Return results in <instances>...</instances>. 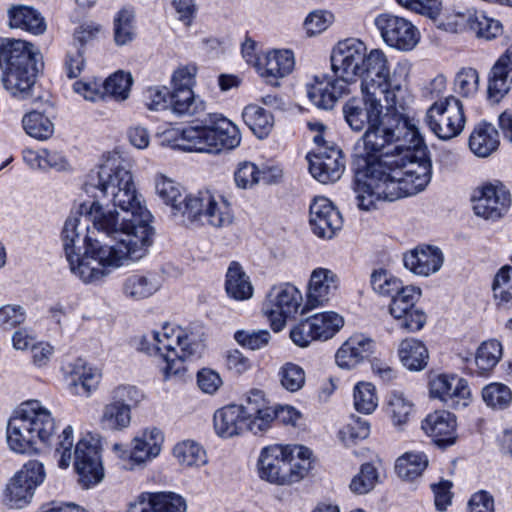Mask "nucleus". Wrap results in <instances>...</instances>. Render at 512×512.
Returning <instances> with one entry per match:
<instances>
[{
    "label": "nucleus",
    "mask_w": 512,
    "mask_h": 512,
    "mask_svg": "<svg viewBox=\"0 0 512 512\" xmlns=\"http://www.w3.org/2000/svg\"><path fill=\"white\" fill-rule=\"evenodd\" d=\"M363 154L354 163L353 192L359 209L369 211L378 201H395L425 189L432 176L428 148L417 126L399 114L364 131Z\"/></svg>",
    "instance_id": "nucleus-1"
},
{
    "label": "nucleus",
    "mask_w": 512,
    "mask_h": 512,
    "mask_svg": "<svg viewBox=\"0 0 512 512\" xmlns=\"http://www.w3.org/2000/svg\"><path fill=\"white\" fill-rule=\"evenodd\" d=\"M84 189L95 200L88 206H80L96 230L118 238L113 245H97L88 248L96 253L97 265L119 267L125 261H136L145 256L153 242L154 229L150 225L152 215L141 205L131 171L118 158H109L87 175Z\"/></svg>",
    "instance_id": "nucleus-2"
},
{
    "label": "nucleus",
    "mask_w": 512,
    "mask_h": 512,
    "mask_svg": "<svg viewBox=\"0 0 512 512\" xmlns=\"http://www.w3.org/2000/svg\"><path fill=\"white\" fill-rule=\"evenodd\" d=\"M201 126L182 129L176 146L188 152L218 154L239 146L241 135L238 127L221 114L210 113Z\"/></svg>",
    "instance_id": "nucleus-3"
},
{
    "label": "nucleus",
    "mask_w": 512,
    "mask_h": 512,
    "mask_svg": "<svg viewBox=\"0 0 512 512\" xmlns=\"http://www.w3.org/2000/svg\"><path fill=\"white\" fill-rule=\"evenodd\" d=\"M33 45L23 40H0V67L2 83L11 95L27 98L37 77Z\"/></svg>",
    "instance_id": "nucleus-4"
},
{
    "label": "nucleus",
    "mask_w": 512,
    "mask_h": 512,
    "mask_svg": "<svg viewBox=\"0 0 512 512\" xmlns=\"http://www.w3.org/2000/svg\"><path fill=\"white\" fill-rule=\"evenodd\" d=\"M82 214L70 215L61 232L63 248L66 259L69 263L70 270L78 276L84 283H96L101 281L110 273L105 265H97L94 260H98L96 253H89L90 246L97 245V240H92L88 235H84L81 239L83 231L88 230V225L81 226Z\"/></svg>",
    "instance_id": "nucleus-5"
},
{
    "label": "nucleus",
    "mask_w": 512,
    "mask_h": 512,
    "mask_svg": "<svg viewBox=\"0 0 512 512\" xmlns=\"http://www.w3.org/2000/svg\"><path fill=\"white\" fill-rule=\"evenodd\" d=\"M152 348H145L147 353L159 355L165 362L162 368L164 379L181 375L185 371L184 361L192 357H200L204 344L196 340L194 335L186 334L182 329H174L168 325L162 331L152 333Z\"/></svg>",
    "instance_id": "nucleus-6"
},
{
    "label": "nucleus",
    "mask_w": 512,
    "mask_h": 512,
    "mask_svg": "<svg viewBox=\"0 0 512 512\" xmlns=\"http://www.w3.org/2000/svg\"><path fill=\"white\" fill-rule=\"evenodd\" d=\"M361 68V91L382 95L389 107L401 106L403 77L396 70L390 74L388 60L381 50L373 49L366 54Z\"/></svg>",
    "instance_id": "nucleus-7"
},
{
    "label": "nucleus",
    "mask_w": 512,
    "mask_h": 512,
    "mask_svg": "<svg viewBox=\"0 0 512 512\" xmlns=\"http://www.w3.org/2000/svg\"><path fill=\"white\" fill-rule=\"evenodd\" d=\"M181 224L185 226L204 225L205 223L223 228L232 224L234 215L229 203L223 198L218 199L209 191H200L184 203Z\"/></svg>",
    "instance_id": "nucleus-8"
},
{
    "label": "nucleus",
    "mask_w": 512,
    "mask_h": 512,
    "mask_svg": "<svg viewBox=\"0 0 512 512\" xmlns=\"http://www.w3.org/2000/svg\"><path fill=\"white\" fill-rule=\"evenodd\" d=\"M261 479L277 485H290L307 475V467L293 466V451L289 446L264 447L258 459Z\"/></svg>",
    "instance_id": "nucleus-9"
},
{
    "label": "nucleus",
    "mask_w": 512,
    "mask_h": 512,
    "mask_svg": "<svg viewBox=\"0 0 512 512\" xmlns=\"http://www.w3.org/2000/svg\"><path fill=\"white\" fill-rule=\"evenodd\" d=\"M425 122L440 139L449 140L458 136L465 125L462 103L454 96L435 102L426 112Z\"/></svg>",
    "instance_id": "nucleus-10"
},
{
    "label": "nucleus",
    "mask_w": 512,
    "mask_h": 512,
    "mask_svg": "<svg viewBox=\"0 0 512 512\" xmlns=\"http://www.w3.org/2000/svg\"><path fill=\"white\" fill-rule=\"evenodd\" d=\"M301 303V292L294 285L284 283L270 290L263 312L268 317L272 329L278 332L284 328L288 319L297 314Z\"/></svg>",
    "instance_id": "nucleus-11"
},
{
    "label": "nucleus",
    "mask_w": 512,
    "mask_h": 512,
    "mask_svg": "<svg viewBox=\"0 0 512 512\" xmlns=\"http://www.w3.org/2000/svg\"><path fill=\"white\" fill-rule=\"evenodd\" d=\"M362 97L349 99L342 107L344 120L355 132L368 129L386 116L381 99L375 92L361 91Z\"/></svg>",
    "instance_id": "nucleus-12"
},
{
    "label": "nucleus",
    "mask_w": 512,
    "mask_h": 512,
    "mask_svg": "<svg viewBox=\"0 0 512 512\" xmlns=\"http://www.w3.org/2000/svg\"><path fill=\"white\" fill-rule=\"evenodd\" d=\"M45 470L41 462L30 460L23 465L7 484L6 500L11 508H23L33 498L36 488L45 479Z\"/></svg>",
    "instance_id": "nucleus-13"
},
{
    "label": "nucleus",
    "mask_w": 512,
    "mask_h": 512,
    "mask_svg": "<svg viewBox=\"0 0 512 512\" xmlns=\"http://www.w3.org/2000/svg\"><path fill=\"white\" fill-rule=\"evenodd\" d=\"M365 44L356 38L338 42L331 53V69L334 76L349 85L356 81L366 55Z\"/></svg>",
    "instance_id": "nucleus-14"
},
{
    "label": "nucleus",
    "mask_w": 512,
    "mask_h": 512,
    "mask_svg": "<svg viewBox=\"0 0 512 512\" xmlns=\"http://www.w3.org/2000/svg\"><path fill=\"white\" fill-rule=\"evenodd\" d=\"M374 24L383 41L392 48L410 51L420 40L418 29L403 17L382 13L375 18Z\"/></svg>",
    "instance_id": "nucleus-15"
},
{
    "label": "nucleus",
    "mask_w": 512,
    "mask_h": 512,
    "mask_svg": "<svg viewBox=\"0 0 512 512\" xmlns=\"http://www.w3.org/2000/svg\"><path fill=\"white\" fill-rule=\"evenodd\" d=\"M74 467L84 488L102 481L104 469L98 446L86 439L79 440L74 450Z\"/></svg>",
    "instance_id": "nucleus-16"
},
{
    "label": "nucleus",
    "mask_w": 512,
    "mask_h": 512,
    "mask_svg": "<svg viewBox=\"0 0 512 512\" xmlns=\"http://www.w3.org/2000/svg\"><path fill=\"white\" fill-rule=\"evenodd\" d=\"M429 388L430 396L441 400L449 408L458 410L469 404L471 393L463 378L440 374L430 380Z\"/></svg>",
    "instance_id": "nucleus-17"
},
{
    "label": "nucleus",
    "mask_w": 512,
    "mask_h": 512,
    "mask_svg": "<svg viewBox=\"0 0 512 512\" xmlns=\"http://www.w3.org/2000/svg\"><path fill=\"white\" fill-rule=\"evenodd\" d=\"M307 160L311 175L323 184L338 181L345 169L342 151L336 147H320Z\"/></svg>",
    "instance_id": "nucleus-18"
},
{
    "label": "nucleus",
    "mask_w": 512,
    "mask_h": 512,
    "mask_svg": "<svg viewBox=\"0 0 512 512\" xmlns=\"http://www.w3.org/2000/svg\"><path fill=\"white\" fill-rule=\"evenodd\" d=\"M509 205L510 195L502 185H484L473 196L475 214L486 220L500 219L507 212Z\"/></svg>",
    "instance_id": "nucleus-19"
},
{
    "label": "nucleus",
    "mask_w": 512,
    "mask_h": 512,
    "mask_svg": "<svg viewBox=\"0 0 512 512\" xmlns=\"http://www.w3.org/2000/svg\"><path fill=\"white\" fill-rule=\"evenodd\" d=\"M314 80L307 86V95L318 108L332 109L340 98L350 93V85L334 74L315 76Z\"/></svg>",
    "instance_id": "nucleus-20"
},
{
    "label": "nucleus",
    "mask_w": 512,
    "mask_h": 512,
    "mask_svg": "<svg viewBox=\"0 0 512 512\" xmlns=\"http://www.w3.org/2000/svg\"><path fill=\"white\" fill-rule=\"evenodd\" d=\"M311 229L318 237L330 239L342 227V216L325 197L314 199L309 209Z\"/></svg>",
    "instance_id": "nucleus-21"
},
{
    "label": "nucleus",
    "mask_w": 512,
    "mask_h": 512,
    "mask_svg": "<svg viewBox=\"0 0 512 512\" xmlns=\"http://www.w3.org/2000/svg\"><path fill=\"white\" fill-rule=\"evenodd\" d=\"M422 429L442 448L453 445L457 438L456 417L445 410L429 414L422 422Z\"/></svg>",
    "instance_id": "nucleus-22"
},
{
    "label": "nucleus",
    "mask_w": 512,
    "mask_h": 512,
    "mask_svg": "<svg viewBox=\"0 0 512 512\" xmlns=\"http://www.w3.org/2000/svg\"><path fill=\"white\" fill-rule=\"evenodd\" d=\"M21 410L28 423L25 425H29L37 445L47 444L55 432V420L50 411L37 400L24 403Z\"/></svg>",
    "instance_id": "nucleus-23"
},
{
    "label": "nucleus",
    "mask_w": 512,
    "mask_h": 512,
    "mask_svg": "<svg viewBox=\"0 0 512 512\" xmlns=\"http://www.w3.org/2000/svg\"><path fill=\"white\" fill-rule=\"evenodd\" d=\"M375 350V342L362 334L349 337L337 350L335 359L339 367L352 369L368 359Z\"/></svg>",
    "instance_id": "nucleus-24"
},
{
    "label": "nucleus",
    "mask_w": 512,
    "mask_h": 512,
    "mask_svg": "<svg viewBox=\"0 0 512 512\" xmlns=\"http://www.w3.org/2000/svg\"><path fill=\"white\" fill-rule=\"evenodd\" d=\"M185 500L172 492H155L141 495L131 503L126 512H185Z\"/></svg>",
    "instance_id": "nucleus-25"
},
{
    "label": "nucleus",
    "mask_w": 512,
    "mask_h": 512,
    "mask_svg": "<svg viewBox=\"0 0 512 512\" xmlns=\"http://www.w3.org/2000/svg\"><path fill=\"white\" fill-rule=\"evenodd\" d=\"M338 284V276L333 271L322 267L314 269L308 286L307 306L314 308L326 304Z\"/></svg>",
    "instance_id": "nucleus-26"
},
{
    "label": "nucleus",
    "mask_w": 512,
    "mask_h": 512,
    "mask_svg": "<svg viewBox=\"0 0 512 512\" xmlns=\"http://www.w3.org/2000/svg\"><path fill=\"white\" fill-rule=\"evenodd\" d=\"M441 250L433 246H419L403 257L404 266L414 274L429 276L443 265Z\"/></svg>",
    "instance_id": "nucleus-27"
},
{
    "label": "nucleus",
    "mask_w": 512,
    "mask_h": 512,
    "mask_svg": "<svg viewBox=\"0 0 512 512\" xmlns=\"http://www.w3.org/2000/svg\"><path fill=\"white\" fill-rule=\"evenodd\" d=\"M512 84V45L499 57L491 69L488 83V97L499 102L510 90Z\"/></svg>",
    "instance_id": "nucleus-28"
},
{
    "label": "nucleus",
    "mask_w": 512,
    "mask_h": 512,
    "mask_svg": "<svg viewBox=\"0 0 512 512\" xmlns=\"http://www.w3.org/2000/svg\"><path fill=\"white\" fill-rule=\"evenodd\" d=\"M247 407L236 404L227 405L214 414V428L223 438H230L244 433L247 429Z\"/></svg>",
    "instance_id": "nucleus-29"
},
{
    "label": "nucleus",
    "mask_w": 512,
    "mask_h": 512,
    "mask_svg": "<svg viewBox=\"0 0 512 512\" xmlns=\"http://www.w3.org/2000/svg\"><path fill=\"white\" fill-rule=\"evenodd\" d=\"M25 424L28 423L21 409L8 422L7 443L14 452L33 453L38 450L33 432Z\"/></svg>",
    "instance_id": "nucleus-30"
},
{
    "label": "nucleus",
    "mask_w": 512,
    "mask_h": 512,
    "mask_svg": "<svg viewBox=\"0 0 512 512\" xmlns=\"http://www.w3.org/2000/svg\"><path fill=\"white\" fill-rule=\"evenodd\" d=\"M163 440V434L159 429L145 430L133 439L130 460L141 464L156 457L160 453Z\"/></svg>",
    "instance_id": "nucleus-31"
},
{
    "label": "nucleus",
    "mask_w": 512,
    "mask_h": 512,
    "mask_svg": "<svg viewBox=\"0 0 512 512\" xmlns=\"http://www.w3.org/2000/svg\"><path fill=\"white\" fill-rule=\"evenodd\" d=\"M161 287V281L156 273H136L128 276L122 286L126 297L142 300L152 296Z\"/></svg>",
    "instance_id": "nucleus-32"
},
{
    "label": "nucleus",
    "mask_w": 512,
    "mask_h": 512,
    "mask_svg": "<svg viewBox=\"0 0 512 512\" xmlns=\"http://www.w3.org/2000/svg\"><path fill=\"white\" fill-rule=\"evenodd\" d=\"M497 129L486 121L477 124L469 138L470 150L478 157H488L499 146Z\"/></svg>",
    "instance_id": "nucleus-33"
},
{
    "label": "nucleus",
    "mask_w": 512,
    "mask_h": 512,
    "mask_svg": "<svg viewBox=\"0 0 512 512\" xmlns=\"http://www.w3.org/2000/svg\"><path fill=\"white\" fill-rule=\"evenodd\" d=\"M155 189L157 195L166 205L171 206L172 216L175 221L181 224L182 212H184V203L190 197L182 198L181 187L178 183L163 175L158 176L155 180Z\"/></svg>",
    "instance_id": "nucleus-34"
},
{
    "label": "nucleus",
    "mask_w": 512,
    "mask_h": 512,
    "mask_svg": "<svg viewBox=\"0 0 512 512\" xmlns=\"http://www.w3.org/2000/svg\"><path fill=\"white\" fill-rule=\"evenodd\" d=\"M8 16L12 28H20L36 35L42 34L46 30L44 18L33 7L13 6L8 10Z\"/></svg>",
    "instance_id": "nucleus-35"
},
{
    "label": "nucleus",
    "mask_w": 512,
    "mask_h": 512,
    "mask_svg": "<svg viewBox=\"0 0 512 512\" xmlns=\"http://www.w3.org/2000/svg\"><path fill=\"white\" fill-rule=\"evenodd\" d=\"M294 67V56L289 50H275L268 52L265 63L260 67L262 77L274 84L273 80L288 75ZM277 84V82H275Z\"/></svg>",
    "instance_id": "nucleus-36"
},
{
    "label": "nucleus",
    "mask_w": 512,
    "mask_h": 512,
    "mask_svg": "<svg viewBox=\"0 0 512 512\" xmlns=\"http://www.w3.org/2000/svg\"><path fill=\"white\" fill-rule=\"evenodd\" d=\"M225 290L230 298L238 301L250 299L253 295L250 279L236 261L231 262L227 269Z\"/></svg>",
    "instance_id": "nucleus-37"
},
{
    "label": "nucleus",
    "mask_w": 512,
    "mask_h": 512,
    "mask_svg": "<svg viewBox=\"0 0 512 512\" xmlns=\"http://www.w3.org/2000/svg\"><path fill=\"white\" fill-rule=\"evenodd\" d=\"M398 355L403 366L411 371L423 370L429 358L426 346L414 338L404 339L400 343Z\"/></svg>",
    "instance_id": "nucleus-38"
},
{
    "label": "nucleus",
    "mask_w": 512,
    "mask_h": 512,
    "mask_svg": "<svg viewBox=\"0 0 512 512\" xmlns=\"http://www.w3.org/2000/svg\"><path fill=\"white\" fill-rule=\"evenodd\" d=\"M169 108L178 116L191 117L203 113L206 105L192 89H177L171 93Z\"/></svg>",
    "instance_id": "nucleus-39"
},
{
    "label": "nucleus",
    "mask_w": 512,
    "mask_h": 512,
    "mask_svg": "<svg viewBox=\"0 0 512 512\" xmlns=\"http://www.w3.org/2000/svg\"><path fill=\"white\" fill-rule=\"evenodd\" d=\"M242 118L249 129L259 138H266L274 125L273 115L258 105H248L244 108Z\"/></svg>",
    "instance_id": "nucleus-40"
},
{
    "label": "nucleus",
    "mask_w": 512,
    "mask_h": 512,
    "mask_svg": "<svg viewBox=\"0 0 512 512\" xmlns=\"http://www.w3.org/2000/svg\"><path fill=\"white\" fill-rule=\"evenodd\" d=\"M428 465V458L423 452H406L396 460L395 470L405 480L419 477Z\"/></svg>",
    "instance_id": "nucleus-41"
},
{
    "label": "nucleus",
    "mask_w": 512,
    "mask_h": 512,
    "mask_svg": "<svg viewBox=\"0 0 512 512\" xmlns=\"http://www.w3.org/2000/svg\"><path fill=\"white\" fill-rule=\"evenodd\" d=\"M100 379L101 373L98 369L87 366L82 360H78L73 371V385L77 394L90 395L97 388Z\"/></svg>",
    "instance_id": "nucleus-42"
},
{
    "label": "nucleus",
    "mask_w": 512,
    "mask_h": 512,
    "mask_svg": "<svg viewBox=\"0 0 512 512\" xmlns=\"http://www.w3.org/2000/svg\"><path fill=\"white\" fill-rule=\"evenodd\" d=\"M318 340L332 338L344 324L343 318L335 312H323L309 317Z\"/></svg>",
    "instance_id": "nucleus-43"
},
{
    "label": "nucleus",
    "mask_w": 512,
    "mask_h": 512,
    "mask_svg": "<svg viewBox=\"0 0 512 512\" xmlns=\"http://www.w3.org/2000/svg\"><path fill=\"white\" fill-rule=\"evenodd\" d=\"M467 26L479 38L491 40L502 34V24L495 19L488 18L483 12H469Z\"/></svg>",
    "instance_id": "nucleus-44"
},
{
    "label": "nucleus",
    "mask_w": 512,
    "mask_h": 512,
    "mask_svg": "<svg viewBox=\"0 0 512 512\" xmlns=\"http://www.w3.org/2000/svg\"><path fill=\"white\" fill-rule=\"evenodd\" d=\"M173 455L182 466H201L207 462L206 452L197 442L185 440L176 444Z\"/></svg>",
    "instance_id": "nucleus-45"
},
{
    "label": "nucleus",
    "mask_w": 512,
    "mask_h": 512,
    "mask_svg": "<svg viewBox=\"0 0 512 512\" xmlns=\"http://www.w3.org/2000/svg\"><path fill=\"white\" fill-rule=\"evenodd\" d=\"M22 125L29 136L38 140L48 139L54 132V125L51 120L37 111L24 115Z\"/></svg>",
    "instance_id": "nucleus-46"
},
{
    "label": "nucleus",
    "mask_w": 512,
    "mask_h": 512,
    "mask_svg": "<svg viewBox=\"0 0 512 512\" xmlns=\"http://www.w3.org/2000/svg\"><path fill=\"white\" fill-rule=\"evenodd\" d=\"M420 295L421 290L418 287H402L396 294L392 296V300L389 306L390 314L394 318L405 316V314L415 308V303Z\"/></svg>",
    "instance_id": "nucleus-47"
},
{
    "label": "nucleus",
    "mask_w": 512,
    "mask_h": 512,
    "mask_svg": "<svg viewBox=\"0 0 512 512\" xmlns=\"http://www.w3.org/2000/svg\"><path fill=\"white\" fill-rule=\"evenodd\" d=\"M492 290L499 306L512 305V267L505 265L495 275Z\"/></svg>",
    "instance_id": "nucleus-48"
},
{
    "label": "nucleus",
    "mask_w": 512,
    "mask_h": 512,
    "mask_svg": "<svg viewBox=\"0 0 512 512\" xmlns=\"http://www.w3.org/2000/svg\"><path fill=\"white\" fill-rule=\"evenodd\" d=\"M386 411L395 426L405 425L412 416L413 404L401 393L390 394Z\"/></svg>",
    "instance_id": "nucleus-49"
},
{
    "label": "nucleus",
    "mask_w": 512,
    "mask_h": 512,
    "mask_svg": "<svg viewBox=\"0 0 512 512\" xmlns=\"http://www.w3.org/2000/svg\"><path fill=\"white\" fill-rule=\"evenodd\" d=\"M131 411L121 405L109 402L101 416V425L108 430H121L129 426Z\"/></svg>",
    "instance_id": "nucleus-50"
},
{
    "label": "nucleus",
    "mask_w": 512,
    "mask_h": 512,
    "mask_svg": "<svg viewBox=\"0 0 512 512\" xmlns=\"http://www.w3.org/2000/svg\"><path fill=\"white\" fill-rule=\"evenodd\" d=\"M135 37L134 13L129 9L120 10L114 19V40L122 46L131 42Z\"/></svg>",
    "instance_id": "nucleus-51"
},
{
    "label": "nucleus",
    "mask_w": 512,
    "mask_h": 512,
    "mask_svg": "<svg viewBox=\"0 0 512 512\" xmlns=\"http://www.w3.org/2000/svg\"><path fill=\"white\" fill-rule=\"evenodd\" d=\"M502 356V345L499 341L492 339L483 342L477 350L475 362L482 371L492 369L499 362Z\"/></svg>",
    "instance_id": "nucleus-52"
},
{
    "label": "nucleus",
    "mask_w": 512,
    "mask_h": 512,
    "mask_svg": "<svg viewBox=\"0 0 512 512\" xmlns=\"http://www.w3.org/2000/svg\"><path fill=\"white\" fill-rule=\"evenodd\" d=\"M484 402L493 409L502 410L507 408L512 401L510 388L501 383H491L482 390Z\"/></svg>",
    "instance_id": "nucleus-53"
},
{
    "label": "nucleus",
    "mask_w": 512,
    "mask_h": 512,
    "mask_svg": "<svg viewBox=\"0 0 512 512\" xmlns=\"http://www.w3.org/2000/svg\"><path fill=\"white\" fill-rule=\"evenodd\" d=\"M278 377L284 389L289 392H296L304 386L306 374L301 366L287 362L280 367Z\"/></svg>",
    "instance_id": "nucleus-54"
},
{
    "label": "nucleus",
    "mask_w": 512,
    "mask_h": 512,
    "mask_svg": "<svg viewBox=\"0 0 512 512\" xmlns=\"http://www.w3.org/2000/svg\"><path fill=\"white\" fill-rule=\"evenodd\" d=\"M378 405L375 387L368 382H360L354 388V406L358 412L372 413Z\"/></svg>",
    "instance_id": "nucleus-55"
},
{
    "label": "nucleus",
    "mask_w": 512,
    "mask_h": 512,
    "mask_svg": "<svg viewBox=\"0 0 512 512\" xmlns=\"http://www.w3.org/2000/svg\"><path fill=\"white\" fill-rule=\"evenodd\" d=\"M133 78L130 73L118 71L103 83L104 93L120 100L128 97Z\"/></svg>",
    "instance_id": "nucleus-56"
},
{
    "label": "nucleus",
    "mask_w": 512,
    "mask_h": 512,
    "mask_svg": "<svg viewBox=\"0 0 512 512\" xmlns=\"http://www.w3.org/2000/svg\"><path fill=\"white\" fill-rule=\"evenodd\" d=\"M246 431L252 432L254 435H262L270 427L274 421L272 416V408L260 410L256 407H247Z\"/></svg>",
    "instance_id": "nucleus-57"
},
{
    "label": "nucleus",
    "mask_w": 512,
    "mask_h": 512,
    "mask_svg": "<svg viewBox=\"0 0 512 512\" xmlns=\"http://www.w3.org/2000/svg\"><path fill=\"white\" fill-rule=\"evenodd\" d=\"M378 481V472L371 463H364L350 483V489L355 494H366L371 491Z\"/></svg>",
    "instance_id": "nucleus-58"
},
{
    "label": "nucleus",
    "mask_w": 512,
    "mask_h": 512,
    "mask_svg": "<svg viewBox=\"0 0 512 512\" xmlns=\"http://www.w3.org/2000/svg\"><path fill=\"white\" fill-rule=\"evenodd\" d=\"M479 75L473 68H462L455 76L454 91L462 97H472L478 91Z\"/></svg>",
    "instance_id": "nucleus-59"
},
{
    "label": "nucleus",
    "mask_w": 512,
    "mask_h": 512,
    "mask_svg": "<svg viewBox=\"0 0 512 512\" xmlns=\"http://www.w3.org/2000/svg\"><path fill=\"white\" fill-rule=\"evenodd\" d=\"M371 286L378 294L392 297L402 288V283L386 270L379 269L371 275Z\"/></svg>",
    "instance_id": "nucleus-60"
},
{
    "label": "nucleus",
    "mask_w": 512,
    "mask_h": 512,
    "mask_svg": "<svg viewBox=\"0 0 512 512\" xmlns=\"http://www.w3.org/2000/svg\"><path fill=\"white\" fill-rule=\"evenodd\" d=\"M271 338L268 330H237L234 339L242 347L258 350L266 346Z\"/></svg>",
    "instance_id": "nucleus-61"
},
{
    "label": "nucleus",
    "mask_w": 512,
    "mask_h": 512,
    "mask_svg": "<svg viewBox=\"0 0 512 512\" xmlns=\"http://www.w3.org/2000/svg\"><path fill=\"white\" fill-rule=\"evenodd\" d=\"M143 399L142 392L132 385H119L111 392V402L128 408L136 406Z\"/></svg>",
    "instance_id": "nucleus-62"
},
{
    "label": "nucleus",
    "mask_w": 512,
    "mask_h": 512,
    "mask_svg": "<svg viewBox=\"0 0 512 512\" xmlns=\"http://www.w3.org/2000/svg\"><path fill=\"white\" fill-rule=\"evenodd\" d=\"M171 93L167 87H150L144 92L145 105L152 111L165 110L169 108Z\"/></svg>",
    "instance_id": "nucleus-63"
},
{
    "label": "nucleus",
    "mask_w": 512,
    "mask_h": 512,
    "mask_svg": "<svg viewBox=\"0 0 512 512\" xmlns=\"http://www.w3.org/2000/svg\"><path fill=\"white\" fill-rule=\"evenodd\" d=\"M26 319V313L20 305H4L0 307V327L11 330L22 324Z\"/></svg>",
    "instance_id": "nucleus-64"
}]
</instances>
